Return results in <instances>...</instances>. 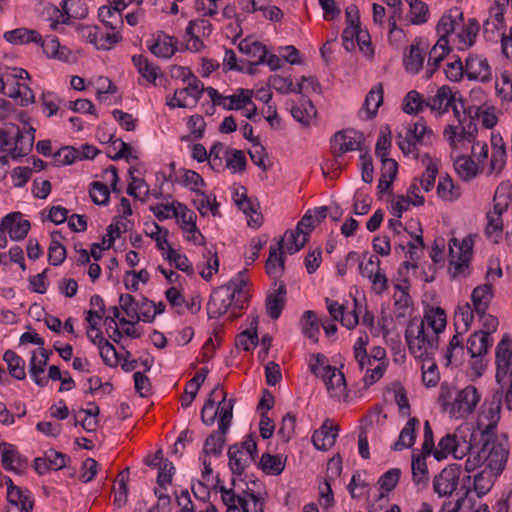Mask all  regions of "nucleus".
Wrapping results in <instances>:
<instances>
[{
  "label": "nucleus",
  "instance_id": "61",
  "mask_svg": "<svg viewBox=\"0 0 512 512\" xmlns=\"http://www.w3.org/2000/svg\"><path fill=\"white\" fill-rule=\"evenodd\" d=\"M45 360L37 361L36 354L33 353L29 363V373L31 378L34 380L35 384L44 387L47 385L48 380L44 377H40V375L45 371L46 367Z\"/></svg>",
  "mask_w": 512,
  "mask_h": 512
},
{
  "label": "nucleus",
  "instance_id": "33",
  "mask_svg": "<svg viewBox=\"0 0 512 512\" xmlns=\"http://www.w3.org/2000/svg\"><path fill=\"white\" fill-rule=\"evenodd\" d=\"M62 238L60 231H53L51 233V243L48 248V261L53 266L62 264L66 258V248L60 243V239Z\"/></svg>",
  "mask_w": 512,
  "mask_h": 512
},
{
  "label": "nucleus",
  "instance_id": "45",
  "mask_svg": "<svg viewBox=\"0 0 512 512\" xmlns=\"http://www.w3.org/2000/svg\"><path fill=\"white\" fill-rule=\"evenodd\" d=\"M99 341H97V346L100 350V356L103 362L110 366L115 367L119 362V355L115 349V347L104 337H98Z\"/></svg>",
  "mask_w": 512,
  "mask_h": 512
},
{
  "label": "nucleus",
  "instance_id": "63",
  "mask_svg": "<svg viewBox=\"0 0 512 512\" xmlns=\"http://www.w3.org/2000/svg\"><path fill=\"white\" fill-rule=\"evenodd\" d=\"M473 310L470 307L469 304L465 305L464 307L458 308V310L455 313V327L456 330L460 329V324H462V332H467L470 328V325L473 321Z\"/></svg>",
  "mask_w": 512,
  "mask_h": 512
},
{
  "label": "nucleus",
  "instance_id": "54",
  "mask_svg": "<svg viewBox=\"0 0 512 512\" xmlns=\"http://www.w3.org/2000/svg\"><path fill=\"white\" fill-rule=\"evenodd\" d=\"M201 96L202 94H196L192 92L188 85H186L184 88L176 89L174 91V98H177L176 105L179 108L195 106Z\"/></svg>",
  "mask_w": 512,
  "mask_h": 512
},
{
  "label": "nucleus",
  "instance_id": "48",
  "mask_svg": "<svg viewBox=\"0 0 512 512\" xmlns=\"http://www.w3.org/2000/svg\"><path fill=\"white\" fill-rule=\"evenodd\" d=\"M226 436L219 431L210 434L204 443L203 454L219 456L222 453Z\"/></svg>",
  "mask_w": 512,
  "mask_h": 512
},
{
  "label": "nucleus",
  "instance_id": "9",
  "mask_svg": "<svg viewBox=\"0 0 512 512\" xmlns=\"http://www.w3.org/2000/svg\"><path fill=\"white\" fill-rule=\"evenodd\" d=\"M365 140L362 132L353 129L347 131H339L335 133L332 139V147L336 156L354 150H362V144Z\"/></svg>",
  "mask_w": 512,
  "mask_h": 512
},
{
  "label": "nucleus",
  "instance_id": "49",
  "mask_svg": "<svg viewBox=\"0 0 512 512\" xmlns=\"http://www.w3.org/2000/svg\"><path fill=\"white\" fill-rule=\"evenodd\" d=\"M80 159V151L72 146H64L53 154L54 165L57 167L70 165Z\"/></svg>",
  "mask_w": 512,
  "mask_h": 512
},
{
  "label": "nucleus",
  "instance_id": "19",
  "mask_svg": "<svg viewBox=\"0 0 512 512\" xmlns=\"http://www.w3.org/2000/svg\"><path fill=\"white\" fill-rule=\"evenodd\" d=\"M453 100H457V93H453L449 86L444 85L438 88L436 95L425 100V106L442 115L448 111Z\"/></svg>",
  "mask_w": 512,
  "mask_h": 512
},
{
  "label": "nucleus",
  "instance_id": "30",
  "mask_svg": "<svg viewBox=\"0 0 512 512\" xmlns=\"http://www.w3.org/2000/svg\"><path fill=\"white\" fill-rule=\"evenodd\" d=\"M384 88L383 84L379 83L372 88L366 95L363 108L367 113V118L372 119L376 116L379 107L383 103Z\"/></svg>",
  "mask_w": 512,
  "mask_h": 512
},
{
  "label": "nucleus",
  "instance_id": "24",
  "mask_svg": "<svg viewBox=\"0 0 512 512\" xmlns=\"http://www.w3.org/2000/svg\"><path fill=\"white\" fill-rule=\"evenodd\" d=\"M491 346L492 339L483 330L474 332L467 341V350L472 358L483 356Z\"/></svg>",
  "mask_w": 512,
  "mask_h": 512
},
{
  "label": "nucleus",
  "instance_id": "44",
  "mask_svg": "<svg viewBox=\"0 0 512 512\" xmlns=\"http://www.w3.org/2000/svg\"><path fill=\"white\" fill-rule=\"evenodd\" d=\"M301 326L303 334L312 339L315 343L318 342L319 323L316 314L311 311H305L301 318Z\"/></svg>",
  "mask_w": 512,
  "mask_h": 512
},
{
  "label": "nucleus",
  "instance_id": "26",
  "mask_svg": "<svg viewBox=\"0 0 512 512\" xmlns=\"http://www.w3.org/2000/svg\"><path fill=\"white\" fill-rule=\"evenodd\" d=\"M418 424L419 420L416 417L409 418L406 425L400 431L398 440L392 447L394 451H400L404 448H410L414 445L416 441V428Z\"/></svg>",
  "mask_w": 512,
  "mask_h": 512
},
{
  "label": "nucleus",
  "instance_id": "34",
  "mask_svg": "<svg viewBox=\"0 0 512 512\" xmlns=\"http://www.w3.org/2000/svg\"><path fill=\"white\" fill-rule=\"evenodd\" d=\"M309 233H300L298 230H287L281 239H284L286 251L293 255L300 251L308 242Z\"/></svg>",
  "mask_w": 512,
  "mask_h": 512
},
{
  "label": "nucleus",
  "instance_id": "1",
  "mask_svg": "<svg viewBox=\"0 0 512 512\" xmlns=\"http://www.w3.org/2000/svg\"><path fill=\"white\" fill-rule=\"evenodd\" d=\"M405 339L409 352L423 361L432 360L439 347V336L426 332L424 320L416 317L409 320Z\"/></svg>",
  "mask_w": 512,
  "mask_h": 512
},
{
  "label": "nucleus",
  "instance_id": "11",
  "mask_svg": "<svg viewBox=\"0 0 512 512\" xmlns=\"http://www.w3.org/2000/svg\"><path fill=\"white\" fill-rule=\"evenodd\" d=\"M235 299L232 297V292L222 286L215 289L207 303V314L209 318H219L224 315L228 309L234 305Z\"/></svg>",
  "mask_w": 512,
  "mask_h": 512
},
{
  "label": "nucleus",
  "instance_id": "13",
  "mask_svg": "<svg viewBox=\"0 0 512 512\" xmlns=\"http://www.w3.org/2000/svg\"><path fill=\"white\" fill-rule=\"evenodd\" d=\"M0 452L2 456L1 464L5 470L13 471L18 474L23 473L28 465V461L18 452L14 445L1 442Z\"/></svg>",
  "mask_w": 512,
  "mask_h": 512
},
{
  "label": "nucleus",
  "instance_id": "18",
  "mask_svg": "<svg viewBox=\"0 0 512 512\" xmlns=\"http://www.w3.org/2000/svg\"><path fill=\"white\" fill-rule=\"evenodd\" d=\"M278 287L270 292L266 296L265 307L267 314L273 319L276 320L280 317L282 310L285 306V296H286V286L282 281H275L274 285Z\"/></svg>",
  "mask_w": 512,
  "mask_h": 512
},
{
  "label": "nucleus",
  "instance_id": "36",
  "mask_svg": "<svg viewBox=\"0 0 512 512\" xmlns=\"http://www.w3.org/2000/svg\"><path fill=\"white\" fill-rule=\"evenodd\" d=\"M258 467L266 474L279 475L285 468V461L282 460L280 455L263 453L258 463Z\"/></svg>",
  "mask_w": 512,
  "mask_h": 512
},
{
  "label": "nucleus",
  "instance_id": "59",
  "mask_svg": "<svg viewBox=\"0 0 512 512\" xmlns=\"http://www.w3.org/2000/svg\"><path fill=\"white\" fill-rule=\"evenodd\" d=\"M424 57L418 45L412 44L410 46L409 54L405 57L404 63L406 70L412 73H417L423 66Z\"/></svg>",
  "mask_w": 512,
  "mask_h": 512
},
{
  "label": "nucleus",
  "instance_id": "47",
  "mask_svg": "<svg viewBox=\"0 0 512 512\" xmlns=\"http://www.w3.org/2000/svg\"><path fill=\"white\" fill-rule=\"evenodd\" d=\"M425 100L419 92L411 90L404 99L403 111L410 115L418 114L426 107Z\"/></svg>",
  "mask_w": 512,
  "mask_h": 512
},
{
  "label": "nucleus",
  "instance_id": "31",
  "mask_svg": "<svg viewBox=\"0 0 512 512\" xmlns=\"http://www.w3.org/2000/svg\"><path fill=\"white\" fill-rule=\"evenodd\" d=\"M291 115L296 121L307 127L316 118L317 110L310 100H304L300 105L291 107Z\"/></svg>",
  "mask_w": 512,
  "mask_h": 512
},
{
  "label": "nucleus",
  "instance_id": "53",
  "mask_svg": "<svg viewBox=\"0 0 512 512\" xmlns=\"http://www.w3.org/2000/svg\"><path fill=\"white\" fill-rule=\"evenodd\" d=\"M226 166L233 172H243L246 168V157L242 150L228 149L225 151Z\"/></svg>",
  "mask_w": 512,
  "mask_h": 512
},
{
  "label": "nucleus",
  "instance_id": "55",
  "mask_svg": "<svg viewBox=\"0 0 512 512\" xmlns=\"http://www.w3.org/2000/svg\"><path fill=\"white\" fill-rule=\"evenodd\" d=\"M89 195L96 205H107L110 198V190L106 184L94 181L90 185Z\"/></svg>",
  "mask_w": 512,
  "mask_h": 512
},
{
  "label": "nucleus",
  "instance_id": "21",
  "mask_svg": "<svg viewBox=\"0 0 512 512\" xmlns=\"http://www.w3.org/2000/svg\"><path fill=\"white\" fill-rule=\"evenodd\" d=\"M66 455L61 452L50 450L46 453L45 457H37L34 460L35 471L43 475L50 470H60L65 467Z\"/></svg>",
  "mask_w": 512,
  "mask_h": 512
},
{
  "label": "nucleus",
  "instance_id": "15",
  "mask_svg": "<svg viewBox=\"0 0 512 512\" xmlns=\"http://www.w3.org/2000/svg\"><path fill=\"white\" fill-rule=\"evenodd\" d=\"M339 427L329 419L312 435V442L316 449L326 451L334 446L338 436Z\"/></svg>",
  "mask_w": 512,
  "mask_h": 512
},
{
  "label": "nucleus",
  "instance_id": "10",
  "mask_svg": "<svg viewBox=\"0 0 512 512\" xmlns=\"http://www.w3.org/2000/svg\"><path fill=\"white\" fill-rule=\"evenodd\" d=\"M503 399V387L495 390L492 394V400L490 404L489 414L490 421L486 427L480 431L479 442L483 444L486 440L494 441L500 438V435H496L497 422L500 419V411Z\"/></svg>",
  "mask_w": 512,
  "mask_h": 512
},
{
  "label": "nucleus",
  "instance_id": "41",
  "mask_svg": "<svg viewBox=\"0 0 512 512\" xmlns=\"http://www.w3.org/2000/svg\"><path fill=\"white\" fill-rule=\"evenodd\" d=\"M400 469L393 468L385 472L378 480V484L382 491L377 496V500H383L386 495L391 492L398 484L400 478Z\"/></svg>",
  "mask_w": 512,
  "mask_h": 512
},
{
  "label": "nucleus",
  "instance_id": "51",
  "mask_svg": "<svg viewBox=\"0 0 512 512\" xmlns=\"http://www.w3.org/2000/svg\"><path fill=\"white\" fill-rule=\"evenodd\" d=\"M238 94L230 95L225 97L226 100H229V103L226 101L223 102V108L225 110H233V109H242L246 105L252 103L251 92L245 89H238Z\"/></svg>",
  "mask_w": 512,
  "mask_h": 512
},
{
  "label": "nucleus",
  "instance_id": "25",
  "mask_svg": "<svg viewBox=\"0 0 512 512\" xmlns=\"http://www.w3.org/2000/svg\"><path fill=\"white\" fill-rule=\"evenodd\" d=\"M3 37L13 45H23L31 42L38 43L41 41V35L36 30L23 27L6 31Z\"/></svg>",
  "mask_w": 512,
  "mask_h": 512
},
{
  "label": "nucleus",
  "instance_id": "6",
  "mask_svg": "<svg viewBox=\"0 0 512 512\" xmlns=\"http://www.w3.org/2000/svg\"><path fill=\"white\" fill-rule=\"evenodd\" d=\"M311 372L320 376L331 397L341 399L346 396V379L336 367L325 365L320 371L316 365H310Z\"/></svg>",
  "mask_w": 512,
  "mask_h": 512
},
{
  "label": "nucleus",
  "instance_id": "39",
  "mask_svg": "<svg viewBox=\"0 0 512 512\" xmlns=\"http://www.w3.org/2000/svg\"><path fill=\"white\" fill-rule=\"evenodd\" d=\"M454 167L459 177L465 181L473 179L478 173L477 165L469 156H458L454 162Z\"/></svg>",
  "mask_w": 512,
  "mask_h": 512
},
{
  "label": "nucleus",
  "instance_id": "35",
  "mask_svg": "<svg viewBox=\"0 0 512 512\" xmlns=\"http://www.w3.org/2000/svg\"><path fill=\"white\" fill-rule=\"evenodd\" d=\"M238 49L241 53L251 58H258L257 63H264L267 57V47L258 41H251L249 38L243 39Z\"/></svg>",
  "mask_w": 512,
  "mask_h": 512
},
{
  "label": "nucleus",
  "instance_id": "52",
  "mask_svg": "<svg viewBox=\"0 0 512 512\" xmlns=\"http://www.w3.org/2000/svg\"><path fill=\"white\" fill-rule=\"evenodd\" d=\"M248 498H238L242 512H264L263 498L254 492H246Z\"/></svg>",
  "mask_w": 512,
  "mask_h": 512
},
{
  "label": "nucleus",
  "instance_id": "42",
  "mask_svg": "<svg viewBox=\"0 0 512 512\" xmlns=\"http://www.w3.org/2000/svg\"><path fill=\"white\" fill-rule=\"evenodd\" d=\"M437 194L446 201H454L460 197V189L456 188L452 179L447 174L440 177L437 185Z\"/></svg>",
  "mask_w": 512,
  "mask_h": 512
},
{
  "label": "nucleus",
  "instance_id": "46",
  "mask_svg": "<svg viewBox=\"0 0 512 512\" xmlns=\"http://www.w3.org/2000/svg\"><path fill=\"white\" fill-rule=\"evenodd\" d=\"M129 468H125L118 474V491L115 493L113 504L117 508L123 507L128 498Z\"/></svg>",
  "mask_w": 512,
  "mask_h": 512
},
{
  "label": "nucleus",
  "instance_id": "57",
  "mask_svg": "<svg viewBox=\"0 0 512 512\" xmlns=\"http://www.w3.org/2000/svg\"><path fill=\"white\" fill-rule=\"evenodd\" d=\"M246 285L247 281L240 277L232 279L227 284L223 285V287L228 288V290L232 292V297L236 300L235 307L240 309L244 307V302L247 301V296L242 299L243 289Z\"/></svg>",
  "mask_w": 512,
  "mask_h": 512
},
{
  "label": "nucleus",
  "instance_id": "29",
  "mask_svg": "<svg viewBox=\"0 0 512 512\" xmlns=\"http://www.w3.org/2000/svg\"><path fill=\"white\" fill-rule=\"evenodd\" d=\"M121 10L115 5L102 6L99 8L98 16L100 21L112 30H118L123 26Z\"/></svg>",
  "mask_w": 512,
  "mask_h": 512
},
{
  "label": "nucleus",
  "instance_id": "5",
  "mask_svg": "<svg viewBox=\"0 0 512 512\" xmlns=\"http://www.w3.org/2000/svg\"><path fill=\"white\" fill-rule=\"evenodd\" d=\"M432 136L433 131L427 126L426 121L420 118L407 130L405 137L398 134L397 144L404 155L413 154L417 157V144H430L432 142Z\"/></svg>",
  "mask_w": 512,
  "mask_h": 512
},
{
  "label": "nucleus",
  "instance_id": "8",
  "mask_svg": "<svg viewBox=\"0 0 512 512\" xmlns=\"http://www.w3.org/2000/svg\"><path fill=\"white\" fill-rule=\"evenodd\" d=\"M461 469L458 465L444 468L433 480V490L440 497L451 495L459 484Z\"/></svg>",
  "mask_w": 512,
  "mask_h": 512
},
{
  "label": "nucleus",
  "instance_id": "14",
  "mask_svg": "<svg viewBox=\"0 0 512 512\" xmlns=\"http://www.w3.org/2000/svg\"><path fill=\"white\" fill-rule=\"evenodd\" d=\"M465 74L469 80L488 82L492 78V71L485 58L470 55L465 61Z\"/></svg>",
  "mask_w": 512,
  "mask_h": 512
},
{
  "label": "nucleus",
  "instance_id": "56",
  "mask_svg": "<svg viewBox=\"0 0 512 512\" xmlns=\"http://www.w3.org/2000/svg\"><path fill=\"white\" fill-rule=\"evenodd\" d=\"M220 480L217 478V484H219ZM215 488H218L221 492V497L223 503L227 506V512H240L238 506V498H248L246 495V492H244V495H236L233 489H227L224 486H218L216 485Z\"/></svg>",
  "mask_w": 512,
  "mask_h": 512
},
{
  "label": "nucleus",
  "instance_id": "37",
  "mask_svg": "<svg viewBox=\"0 0 512 512\" xmlns=\"http://www.w3.org/2000/svg\"><path fill=\"white\" fill-rule=\"evenodd\" d=\"M499 475L494 474L489 469L484 468L474 476V490L478 497L487 494L494 485Z\"/></svg>",
  "mask_w": 512,
  "mask_h": 512
},
{
  "label": "nucleus",
  "instance_id": "12",
  "mask_svg": "<svg viewBox=\"0 0 512 512\" xmlns=\"http://www.w3.org/2000/svg\"><path fill=\"white\" fill-rule=\"evenodd\" d=\"M30 227V222L26 219H22V214L20 212L7 214L0 223V231H7L9 237L14 241L24 239L27 236Z\"/></svg>",
  "mask_w": 512,
  "mask_h": 512
},
{
  "label": "nucleus",
  "instance_id": "27",
  "mask_svg": "<svg viewBox=\"0 0 512 512\" xmlns=\"http://www.w3.org/2000/svg\"><path fill=\"white\" fill-rule=\"evenodd\" d=\"M208 373L209 369L207 367H203L192 379L189 380L185 388V395L182 398L183 407H189L192 404Z\"/></svg>",
  "mask_w": 512,
  "mask_h": 512
},
{
  "label": "nucleus",
  "instance_id": "3",
  "mask_svg": "<svg viewBox=\"0 0 512 512\" xmlns=\"http://www.w3.org/2000/svg\"><path fill=\"white\" fill-rule=\"evenodd\" d=\"M473 238L466 236L462 241L452 238L449 241V273L452 278L469 275V262L473 252Z\"/></svg>",
  "mask_w": 512,
  "mask_h": 512
},
{
  "label": "nucleus",
  "instance_id": "38",
  "mask_svg": "<svg viewBox=\"0 0 512 512\" xmlns=\"http://www.w3.org/2000/svg\"><path fill=\"white\" fill-rule=\"evenodd\" d=\"M423 320L424 324L427 323L428 326L433 330V335L439 336V334L446 327V314L440 307L431 308L426 311Z\"/></svg>",
  "mask_w": 512,
  "mask_h": 512
},
{
  "label": "nucleus",
  "instance_id": "22",
  "mask_svg": "<svg viewBox=\"0 0 512 512\" xmlns=\"http://www.w3.org/2000/svg\"><path fill=\"white\" fill-rule=\"evenodd\" d=\"M235 400L229 399L227 400V393L224 390H221V399L218 403L217 412L219 411V422H218V431L221 434L226 435L228 429L231 425L232 417H233V407Z\"/></svg>",
  "mask_w": 512,
  "mask_h": 512
},
{
  "label": "nucleus",
  "instance_id": "32",
  "mask_svg": "<svg viewBox=\"0 0 512 512\" xmlns=\"http://www.w3.org/2000/svg\"><path fill=\"white\" fill-rule=\"evenodd\" d=\"M3 360L7 364L9 374L16 380L26 378L25 361L13 350H7L3 355Z\"/></svg>",
  "mask_w": 512,
  "mask_h": 512
},
{
  "label": "nucleus",
  "instance_id": "16",
  "mask_svg": "<svg viewBox=\"0 0 512 512\" xmlns=\"http://www.w3.org/2000/svg\"><path fill=\"white\" fill-rule=\"evenodd\" d=\"M265 268L267 274L277 281L283 275L285 271L284 239H280L276 246H270Z\"/></svg>",
  "mask_w": 512,
  "mask_h": 512
},
{
  "label": "nucleus",
  "instance_id": "60",
  "mask_svg": "<svg viewBox=\"0 0 512 512\" xmlns=\"http://www.w3.org/2000/svg\"><path fill=\"white\" fill-rule=\"evenodd\" d=\"M495 89L498 97H500L502 101H512V74L504 71L501 74V80L496 81Z\"/></svg>",
  "mask_w": 512,
  "mask_h": 512
},
{
  "label": "nucleus",
  "instance_id": "50",
  "mask_svg": "<svg viewBox=\"0 0 512 512\" xmlns=\"http://www.w3.org/2000/svg\"><path fill=\"white\" fill-rule=\"evenodd\" d=\"M134 65L138 72L149 82H154L157 78V67L153 66L143 55H134L132 57Z\"/></svg>",
  "mask_w": 512,
  "mask_h": 512
},
{
  "label": "nucleus",
  "instance_id": "23",
  "mask_svg": "<svg viewBox=\"0 0 512 512\" xmlns=\"http://www.w3.org/2000/svg\"><path fill=\"white\" fill-rule=\"evenodd\" d=\"M493 298V287L490 283H485L474 288L471 300L474 310L478 315H484Z\"/></svg>",
  "mask_w": 512,
  "mask_h": 512
},
{
  "label": "nucleus",
  "instance_id": "43",
  "mask_svg": "<svg viewBox=\"0 0 512 512\" xmlns=\"http://www.w3.org/2000/svg\"><path fill=\"white\" fill-rule=\"evenodd\" d=\"M426 455H413L412 456V476L415 484H427L428 477V469L425 461Z\"/></svg>",
  "mask_w": 512,
  "mask_h": 512
},
{
  "label": "nucleus",
  "instance_id": "64",
  "mask_svg": "<svg viewBox=\"0 0 512 512\" xmlns=\"http://www.w3.org/2000/svg\"><path fill=\"white\" fill-rule=\"evenodd\" d=\"M171 37H166L164 41H156L149 47L151 53L157 57L170 58L176 52V47L171 42Z\"/></svg>",
  "mask_w": 512,
  "mask_h": 512
},
{
  "label": "nucleus",
  "instance_id": "28",
  "mask_svg": "<svg viewBox=\"0 0 512 512\" xmlns=\"http://www.w3.org/2000/svg\"><path fill=\"white\" fill-rule=\"evenodd\" d=\"M221 390H223L222 385L217 384L208 395V398L205 401L204 406L201 410V421L203 422V424L207 426H211L215 422L217 410H215L214 407L216 403V398H221Z\"/></svg>",
  "mask_w": 512,
  "mask_h": 512
},
{
  "label": "nucleus",
  "instance_id": "62",
  "mask_svg": "<svg viewBox=\"0 0 512 512\" xmlns=\"http://www.w3.org/2000/svg\"><path fill=\"white\" fill-rule=\"evenodd\" d=\"M410 16V21L413 25H420L426 23L429 17L428 5L420 0L415 2L414 4L411 3Z\"/></svg>",
  "mask_w": 512,
  "mask_h": 512
},
{
  "label": "nucleus",
  "instance_id": "58",
  "mask_svg": "<svg viewBox=\"0 0 512 512\" xmlns=\"http://www.w3.org/2000/svg\"><path fill=\"white\" fill-rule=\"evenodd\" d=\"M424 159H426L428 163L426 165V170L420 180V184L426 192H429L434 187L436 176L438 173V168L437 165L432 162V159L429 154H424L423 160Z\"/></svg>",
  "mask_w": 512,
  "mask_h": 512
},
{
  "label": "nucleus",
  "instance_id": "17",
  "mask_svg": "<svg viewBox=\"0 0 512 512\" xmlns=\"http://www.w3.org/2000/svg\"><path fill=\"white\" fill-rule=\"evenodd\" d=\"M177 207L179 211V216L177 218L181 221V228L182 230L192 233V237H189L188 240H192L195 243H198L200 245L205 244V238L204 236L199 232L197 225H196V214L187 208L186 205L177 202Z\"/></svg>",
  "mask_w": 512,
  "mask_h": 512
},
{
  "label": "nucleus",
  "instance_id": "20",
  "mask_svg": "<svg viewBox=\"0 0 512 512\" xmlns=\"http://www.w3.org/2000/svg\"><path fill=\"white\" fill-rule=\"evenodd\" d=\"M239 444H233L228 448L229 468L233 475L241 476L245 469L255 463V459L243 452Z\"/></svg>",
  "mask_w": 512,
  "mask_h": 512
},
{
  "label": "nucleus",
  "instance_id": "2",
  "mask_svg": "<svg viewBox=\"0 0 512 512\" xmlns=\"http://www.w3.org/2000/svg\"><path fill=\"white\" fill-rule=\"evenodd\" d=\"M449 398L450 395L448 392L447 394L441 393L439 396L441 406L443 410L448 412L452 417L459 419L474 411L480 400V395L474 386L468 385L456 393L453 401H449Z\"/></svg>",
  "mask_w": 512,
  "mask_h": 512
},
{
  "label": "nucleus",
  "instance_id": "40",
  "mask_svg": "<svg viewBox=\"0 0 512 512\" xmlns=\"http://www.w3.org/2000/svg\"><path fill=\"white\" fill-rule=\"evenodd\" d=\"M457 450V437L454 434H447L441 438L438 443V449H436L433 454L438 461L443 460L450 453H452L455 458H461V456L457 454Z\"/></svg>",
  "mask_w": 512,
  "mask_h": 512
},
{
  "label": "nucleus",
  "instance_id": "4",
  "mask_svg": "<svg viewBox=\"0 0 512 512\" xmlns=\"http://www.w3.org/2000/svg\"><path fill=\"white\" fill-rule=\"evenodd\" d=\"M483 453L485 457V468L496 475H500L506 466L509 457V441L506 434H501L500 438L494 441L486 440L483 444Z\"/></svg>",
  "mask_w": 512,
  "mask_h": 512
},
{
  "label": "nucleus",
  "instance_id": "7",
  "mask_svg": "<svg viewBox=\"0 0 512 512\" xmlns=\"http://www.w3.org/2000/svg\"><path fill=\"white\" fill-rule=\"evenodd\" d=\"M496 380L498 384L505 382L512 375V340L505 335L496 348Z\"/></svg>",
  "mask_w": 512,
  "mask_h": 512
}]
</instances>
